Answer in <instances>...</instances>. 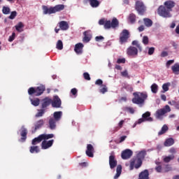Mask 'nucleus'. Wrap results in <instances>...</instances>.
<instances>
[{"label": "nucleus", "instance_id": "41", "mask_svg": "<svg viewBox=\"0 0 179 179\" xmlns=\"http://www.w3.org/2000/svg\"><path fill=\"white\" fill-rule=\"evenodd\" d=\"M158 89L159 86H157L156 83H154L151 85V92L152 93H157Z\"/></svg>", "mask_w": 179, "mask_h": 179}, {"label": "nucleus", "instance_id": "3", "mask_svg": "<svg viewBox=\"0 0 179 179\" xmlns=\"http://www.w3.org/2000/svg\"><path fill=\"white\" fill-rule=\"evenodd\" d=\"M65 9V6L64 4H58L54 7H50L48 8L47 6H43V10L44 15H52V13H57V12H61Z\"/></svg>", "mask_w": 179, "mask_h": 179}, {"label": "nucleus", "instance_id": "52", "mask_svg": "<svg viewBox=\"0 0 179 179\" xmlns=\"http://www.w3.org/2000/svg\"><path fill=\"white\" fill-rule=\"evenodd\" d=\"M143 43H144L145 45L149 44V38L147 36L143 37Z\"/></svg>", "mask_w": 179, "mask_h": 179}, {"label": "nucleus", "instance_id": "14", "mask_svg": "<svg viewBox=\"0 0 179 179\" xmlns=\"http://www.w3.org/2000/svg\"><path fill=\"white\" fill-rule=\"evenodd\" d=\"M117 162L115 160V155H110L109 157V166L111 169L117 167Z\"/></svg>", "mask_w": 179, "mask_h": 179}, {"label": "nucleus", "instance_id": "6", "mask_svg": "<svg viewBox=\"0 0 179 179\" xmlns=\"http://www.w3.org/2000/svg\"><path fill=\"white\" fill-rule=\"evenodd\" d=\"M171 111V109L170 108V106L169 105L165 106L164 108L157 110L155 113V117L158 120H160L162 118V115H164V114H167V113H170Z\"/></svg>", "mask_w": 179, "mask_h": 179}, {"label": "nucleus", "instance_id": "53", "mask_svg": "<svg viewBox=\"0 0 179 179\" xmlns=\"http://www.w3.org/2000/svg\"><path fill=\"white\" fill-rule=\"evenodd\" d=\"M83 78L85 79V80H90V74L89 73L85 72L83 73Z\"/></svg>", "mask_w": 179, "mask_h": 179}, {"label": "nucleus", "instance_id": "32", "mask_svg": "<svg viewBox=\"0 0 179 179\" xmlns=\"http://www.w3.org/2000/svg\"><path fill=\"white\" fill-rule=\"evenodd\" d=\"M129 20L131 24H134L136 22V15L134 13H131L129 16Z\"/></svg>", "mask_w": 179, "mask_h": 179}, {"label": "nucleus", "instance_id": "59", "mask_svg": "<svg viewBox=\"0 0 179 179\" xmlns=\"http://www.w3.org/2000/svg\"><path fill=\"white\" fill-rule=\"evenodd\" d=\"M155 170L157 171V173H163V168H162V166H158L157 167H155Z\"/></svg>", "mask_w": 179, "mask_h": 179}, {"label": "nucleus", "instance_id": "21", "mask_svg": "<svg viewBox=\"0 0 179 179\" xmlns=\"http://www.w3.org/2000/svg\"><path fill=\"white\" fill-rule=\"evenodd\" d=\"M49 128L50 129L54 130L57 128V120L51 117L49 120Z\"/></svg>", "mask_w": 179, "mask_h": 179}, {"label": "nucleus", "instance_id": "4", "mask_svg": "<svg viewBox=\"0 0 179 179\" xmlns=\"http://www.w3.org/2000/svg\"><path fill=\"white\" fill-rule=\"evenodd\" d=\"M120 26V22H118V20L116 17L113 18L112 21L110 20H106L105 24H104V29H115L116 27H118Z\"/></svg>", "mask_w": 179, "mask_h": 179}, {"label": "nucleus", "instance_id": "49", "mask_svg": "<svg viewBox=\"0 0 179 179\" xmlns=\"http://www.w3.org/2000/svg\"><path fill=\"white\" fill-rule=\"evenodd\" d=\"M123 87L127 92H134V87H132V86H131L130 85H125Z\"/></svg>", "mask_w": 179, "mask_h": 179}, {"label": "nucleus", "instance_id": "10", "mask_svg": "<svg viewBox=\"0 0 179 179\" xmlns=\"http://www.w3.org/2000/svg\"><path fill=\"white\" fill-rule=\"evenodd\" d=\"M133 152L132 150H129V149H127L124 151H122V154H121V157L122 159H123V160H127L128 159H131V157L133 155Z\"/></svg>", "mask_w": 179, "mask_h": 179}, {"label": "nucleus", "instance_id": "20", "mask_svg": "<svg viewBox=\"0 0 179 179\" xmlns=\"http://www.w3.org/2000/svg\"><path fill=\"white\" fill-rule=\"evenodd\" d=\"M83 43H79L76 44L74 51L76 54H82L83 52Z\"/></svg>", "mask_w": 179, "mask_h": 179}, {"label": "nucleus", "instance_id": "24", "mask_svg": "<svg viewBox=\"0 0 179 179\" xmlns=\"http://www.w3.org/2000/svg\"><path fill=\"white\" fill-rule=\"evenodd\" d=\"M143 22L146 27H152L153 26V21L149 18H143Z\"/></svg>", "mask_w": 179, "mask_h": 179}, {"label": "nucleus", "instance_id": "33", "mask_svg": "<svg viewBox=\"0 0 179 179\" xmlns=\"http://www.w3.org/2000/svg\"><path fill=\"white\" fill-rule=\"evenodd\" d=\"M174 157H175L174 155H171L164 157L163 160L164 163H170L171 160H174Z\"/></svg>", "mask_w": 179, "mask_h": 179}, {"label": "nucleus", "instance_id": "36", "mask_svg": "<svg viewBox=\"0 0 179 179\" xmlns=\"http://www.w3.org/2000/svg\"><path fill=\"white\" fill-rule=\"evenodd\" d=\"M172 71L173 73H177L179 72V64L176 63L173 66H171Z\"/></svg>", "mask_w": 179, "mask_h": 179}, {"label": "nucleus", "instance_id": "22", "mask_svg": "<svg viewBox=\"0 0 179 179\" xmlns=\"http://www.w3.org/2000/svg\"><path fill=\"white\" fill-rule=\"evenodd\" d=\"M59 27L61 30H68V29H69V25L66 21H61L59 22Z\"/></svg>", "mask_w": 179, "mask_h": 179}, {"label": "nucleus", "instance_id": "58", "mask_svg": "<svg viewBox=\"0 0 179 179\" xmlns=\"http://www.w3.org/2000/svg\"><path fill=\"white\" fill-rule=\"evenodd\" d=\"M116 171L117 173L121 174V172L122 171V166L121 165H117Z\"/></svg>", "mask_w": 179, "mask_h": 179}, {"label": "nucleus", "instance_id": "19", "mask_svg": "<svg viewBox=\"0 0 179 179\" xmlns=\"http://www.w3.org/2000/svg\"><path fill=\"white\" fill-rule=\"evenodd\" d=\"M36 96H41L45 92V86L41 85L36 87Z\"/></svg>", "mask_w": 179, "mask_h": 179}, {"label": "nucleus", "instance_id": "43", "mask_svg": "<svg viewBox=\"0 0 179 179\" xmlns=\"http://www.w3.org/2000/svg\"><path fill=\"white\" fill-rule=\"evenodd\" d=\"M124 111H127V113H129L130 114H134L135 113V109L132 107H125L124 108Z\"/></svg>", "mask_w": 179, "mask_h": 179}, {"label": "nucleus", "instance_id": "61", "mask_svg": "<svg viewBox=\"0 0 179 179\" xmlns=\"http://www.w3.org/2000/svg\"><path fill=\"white\" fill-rule=\"evenodd\" d=\"M99 24H100V26H104V24H106V19L102 18L99 20Z\"/></svg>", "mask_w": 179, "mask_h": 179}, {"label": "nucleus", "instance_id": "42", "mask_svg": "<svg viewBox=\"0 0 179 179\" xmlns=\"http://www.w3.org/2000/svg\"><path fill=\"white\" fill-rule=\"evenodd\" d=\"M45 113V110L43 108L38 110V112L36 114L35 117L36 118H38L39 117H43L44 115V113Z\"/></svg>", "mask_w": 179, "mask_h": 179}, {"label": "nucleus", "instance_id": "56", "mask_svg": "<svg viewBox=\"0 0 179 179\" xmlns=\"http://www.w3.org/2000/svg\"><path fill=\"white\" fill-rule=\"evenodd\" d=\"M95 85H96L97 86H103V80L101 79L96 80L95 82Z\"/></svg>", "mask_w": 179, "mask_h": 179}, {"label": "nucleus", "instance_id": "25", "mask_svg": "<svg viewBox=\"0 0 179 179\" xmlns=\"http://www.w3.org/2000/svg\"><path fill=\"white\" fill-rule=\"evenodd\" d=\"M53 117H54L53 119L55 121H59V120H61V117H62V111L55 112L53 113Z\"/></svg>", "mask_w": 179, "mask_h": 179}, {"label": "nucleus", "instance_id": "13", "mask_svg": "<svg viewBox=\"0 0 179 179\" xmlns=\"http://www.w3.org/2000/svg\"><path fill=\"white\" fill-rule=\"evenodd\" d=\"M20 135V142H26V140L27 139V129H26L24 126H22L21 128Z\"/></svg>", "mask_w": 179, "mask_h": 179}, {"label": "nucleus", "instance_id": "29", "mask_svg": "<svg viewBox=\"0 0 179 179\" xmlns=\"http://www.w3.org/2000/svg\"><path fill=\"white\" fill-rule=\"evenodd\" d=\"M145 156H146V151L141 150L137 154L136 158L140 159V160L143 161L145 159Z\"/></svg>", "mask_w": 179, "mask_h": 179}, {"label": "nucleus", "instance_id": "63", "mask_svg": "<svg viewBox=\"0 0 179 179\" xmlns=\"http://www.w3.org/2000/svg\"><path fill=\"white\" fill-rule=\"evenodd\" d=\"M172 64H174V60H169L166 65L167 68H170V65H172Z\"/></svg>", "mask_w": 179, "mask_h": 179}, {"label": "nucleus", "instance_id": "12", "mask_svg": "<svg viewBox=\"0 0 179 179\" xmlns=\"http://www.w3.org/2000/svg\"><path fill=\"white\" fill-rule=\"evenodd\" d=\"M85 153L88 157H93L94 155V148L92 144H87V150L85 151Z\"/></svg>", "mask_w": 179, "mask_h": 179}, {"label": "nucleus", "instance_id": "30", "mask_svg": "<svg viewBox=\"0 0 179 179\" xmlns=\"http://www.w3.org/2000/svg\"><path fill=\"white\" fill-rule=\"evenodd\" d=\"M169 131V127H167L166 124H164L162 129L161 131L158 132V136H160L162 135H164V134H166Z\"/></svg>", "mask_w": 179, "mask_h": 179}, {"label": "nucleus", "instance_id": "44", "mask_svg": "<svg viewBox=\"0 0 179 179\" xmlns=\"http://www.w3.org/2000/svg\"><path fill=\"white\" fill-rule=\"evenodd\" d=\"M56 48H57V50H62V48H64V44L62 43V41L59 40L57 41Z\"/></svg>", "mask_w": 179, "mask_h": 179}, {"label": "nucleus", "instance_id": "1", "mask_svg": "<svg viewBox=\"0 0 179 179\" xmlns=\"http://www.w3.org/2000/svg\"><path fill=\"white\" fill-rule=\"evenodd\" d=\"M176 6L174 1L168 0L164 3V5L159 6L157 8V14L162 17L169 18L171 17V12Z\"/></svg>", "mask_w": 179, "mask_h": 179}, {"label": "nucleus", "instance_id": "40", "mask_svg": "<svg viewBox=\"0 0 179 179\" xmlns=\"http://www.w3.org/2000/svg\"><path fill=\"white\" fill-rule=\"evenodd\" d=\"M2 13L3 15H9V13H10V8L9 7L3 6Z\"/></svg>", "mask_w": 179, "mask_h": 179}, {"label": "nucleus", "instance_id": "11", "mask_svg": "<svg viewBox=\"0 0 179 179\" xmlns=\"http://www.w3.org/2000/svg\"><path fill=\"white\" fill-rule=\"evenodd\" d=\"M127 54L130 57H136L138 55V48L130 46L127 50Z\"/></svg>", "mask_w": 179, "mask_h": 179}, {"label": "nucleus", "instance_id": "17", "mask_svg": "<svg viewBox=\"0 0 179 179\" xmlns=\"http://www.w3.org/2000/svg\"><path fill=\"white\" fill-rule=\"evenodd\" d=\"M44 125V120L41 119L36 121L34 124V129L32 131L33 133L36 132L37 129H40Z\"/></svg>", "mask_w": 179, "mask_h": 179}, {"label": "nucleus", "instance_id": "60", "mask_svg": "<svg viewBox=\"0 0 179 179\" xmlns=\"http://www.w3.org/2000/svg\"><path fill=\"white\" fill-rule=\"evenodd\" d=\"M71 93L73 94V96H77V94H78V90L76 88H73L71 90Z\"/></svg>", "mask_w": 179, "mask_h": 179}, {"label": "nucleus", "instance_id": "37", "mask_svg": "<svg viewBox=\"0 0 179 179\" xmlns=\"http://www.w3.org/2000/svg\"><path fill=\"white\" fill-rule=\"evenodd\" d=\"M102 88L99 90L100 93L102 94H104L108 92V88L107 87V85L106 84H103L102 86Z\"/></svg>", "mask_w": 179, "mask_h": 179}, {"label": "nucleus", "instance_id": "48", "mask_svg": "<svg viewBox=\"0 0 179 179\" xmlns=\"http://www.w3.org/2000/svg\"><path fill=\"white\" fill-rule=\"evenodd\" d=\"M17 16V12L16 11H12L10 16L8 17V19H10L11 20H13L15 17Z\"/></svg>", "mask_w": 179, "mask_h": 179}, {"label": "nucleus", "instance_id": "7", "mask_svg": "<svg viewBox=\"0 0 179 179\" xmlns=\"http://www.w3.org/2000/svg\"><path fill=\"white\" fill-rule=\"evenodd\" d=\"M135 9L138 11L139 15H143V13H145V10H146V7H145L143 2L137 1H136Z\"/></svg>", "mask_w": 179, "mask_h": 179}, {"label": "nucleus", "instance_id": "27", "mask_svg": "<svg viewBox=\"0 0 179 179\" xmlns=\"http://www.w3.org/2000/svg\"><path fill=\"white\" fill-rule=\"evenodd\" d=\"M15 27L17 31L22 33V31H23V27H24V24H23V22H20L17 25L15 26Z\"/></svg>", "mask_w": 179, "mask_h": 179}, {"label": "nucleus", "instance_id": "23", "mask_svg": "<svg viewBox=\"0 0 179 179\" xmlns=\"http://www.w3.org/2000/svg\"><path fill=\"white\" fill-rule=\"evenodd\" d=\"M142 117L145 121H149L150 122H152V121H153V118L150 117V112H145L142 115Z\"/></svg>", "mask_w": 179, "mask_h": 179}, {"label": "nucleus", "instance_id": "16", "mask_svg": "<svg viewBox=\"0 0 179 179\" xmlns=\"http://www.w3.org/2000/svg\"><path fill=\"white\" fill-rule=\"evenodd\" d=\"M54 143V140H50L48 141L44 140L41 143L42 149H48V148H51Z\"/></svg>", "mask_w": 179, "mask_h": 179}, {"label": "nucleus", "instance_id": "2", "mask_svg": "<svg viewBox=\"0 0 179 179\" xmlns=\"http://www.w3.org/2000/svg\"><path fill=\"white\" fill-rule=\"evenodd\" d=\"M134 98L131 101L134 104L142 105L145 104V101L148 99V92H136L133 93Z\"/></svg>", "mask_w": 179, "mask_h": 179}, {"label": "nucleus", "instance_id": "55", "mask_svg": "<svg viewBox=\"0 0 179 179\" xmlns=\"http://www.w3.org/2000/svg\"><path fill=\"white\" fill-rule=\"evenodd\" d=\"M155 48L151 47L148 48V55H153L155 54Z\"/></svg>", "mask_w": 179, "mask_h": 179}, {"label": "nucleus", "instance_id": "47", "mask_svg": "<svg viewBox=\"0 0 179 179\" xmlns=\"http://www.w3.org/2000/svg\"><path fill=\"white\" fill-rule=\"evenodd\" d=\"M169 171H171V166L169 164H166L165 167L163 169V173H169Z\"/></svg>", "mask_w": 179, "mask_h": 179}, {"label": "nucleus", "instance_id": "8", "mask_svg": "<svg viewBox=\"0 0 179 179\" xmlns=\"http://www.w3.org/2000/svg\"><path fill=\"white\" fill-rule=\"evenodd\" d=\"M128 38H129V31L127 29H123L120 36V44L127 43Z\"/></svg>", "mask_w": 179, "mask_h": 179}, {"label": "nucleus", "instance_id": "54", "mask_svg": "<svg viewBox=\"0 0 179 179\" xmlns=\"http://www.w3.org/2000/svg\"><path fill=\"white\" fill-rule=\"evenodd\" d=\"M15 37H16V34L15 32H13L12 34V35L9 36L8 41L10 43H12V41H13V40H15Z\"/></svg>", "mask_w": 179, "mask_h": 179}, {"label": "nucleus", "instance_id": "45", "mask_svg": "<svg viewBox=\"0 0 179 179\" xmlns=\"http://www.w3.org/2000/svg\"><path fill=\"white\" fill-rule=\"evenodd\" d=\"M28 94H29V96H33V94L36 96V88L33 87L29 88Z\"/></svg>", "mask_w": 179, "mask_h": 179}, {"label": "nucleus", "instance_id": "15", "mask_svg": "<svg viewBox=\"0 0 179 179\" xmlns=\"http://www.w3.org/2000/svg\"><path fill=\"white\" fill-rule=\"evenodd\" d=\"M52 103V99L50 97H45L41 100L42 108H47Z\"/></svg>", "mask_w": 179, "mask_h": 179}, {"label": "nucleus", "instance_id": "50", "mask_svg": "<svg viewBox=\"0 0 179 179\" xmlns=\"http://www.w3.org/2000/svg\"><path fill=\"white\" fill-rule=\"evenodd\" d=\"M131 44L132 45H136L138 48V50H140V51H142V47L138 43V41H133Z\"/></svg>", "mask_w": 179, "mask_h": 179}, {"label": "nucleus", "instance_id": "51", "mask_svg": "<svg viewBox=\"0 0 179 179\" xmlns=\"http://www.w3.org/2000/svg\"><path fill=\"white\" fill-rule=\"evenodd\" d=\"M121 76H123V78H127L129 79V75L128 74V71L124 70V71L121 72Z\"/></svg>", "mask_w": 179, "mask_h": 179}, {"label": "nucleus", "instance_id": "5", "mask_svg": "<svg viewBox=\"0 0 179 179\" xmlns=\"http://www.w3.org/2000/svg\"><path fill=\"white\" fill-rule=\"evenodd\" d=\"M142 160L139 158H133L130 161L129 170H134V168L138 169L142 166Z\"/></svg>", "mask_w": 179, "mask_h": 179}, {"label": "nucleus", "instance_id": "64", "mask_svg": "<svg viewBox=\"0 0 179 179\" xmlns=\"http://www.w3.org/2000/svg\"><path fill=\"white\" fill-rule=\"evenodd\" d=\"M117 64H125V59L122 58V59H118L117 60Z\"/></svg>", "mask_w": 179, "mask_h": 179}, {"label": "nucleus", "instance_id": "62", "mask_svg": "<svg viewBox=\"0 0 179 179\" xmlns=\"http://www.w3.org/2000/svg\"><path fill=\"white\" fill-rule=\"evenodd\" d=\"M169 56V52H167L166 51H162L161 53V57L162 58H164L166 57Z\"/></svg>", "mask_w": 179, "mask_h": 179}, {"label": "nucleus", "instance_id": "35", "mask_svg": "<svg viewBox=\"0 0 179 179\" xmlns=\"http://www.w3.org/2000/svg\"><path fill=\"white\" fill-rule=\"evenodd\" d=\"M42 136L43 141H47L48 139H51L54 138V134H41Z\"/></svg>", "mask_w": 179, "mask_h": 179}, {"label": "nucleus", "instance_id": "38", "mask_svg": "<svg viewBox=\"0 0 179 179\" xmlns=\"http://www.w3.org/2000/svg\"><path fill=\"white\" fill-rule=\"evenodd\" d=\"M31 103L32 106L37 107V106H39L40 104V99L38 98L31 99Z\"/></svg>", "mask_w": 179, "mask_h": 179}, {"label": "nucleus", "instance_id": "39", "mask_svg": "<svg viewBox=\"0 0 179 179\" xmlns=\"http://www.w3.org/2000/svg\"><path fill=\"white\" fill-rule=\"evenodd\" d=\"M170 83H166L163 84L162 89H163V93H166V92H169V87H170Z\"/></svg>", "mask_w": 179, "mask_h": 179}, {"label": "nucleus", "instance_id": "28", "mask_svg": "<svg viewBox=\"0 0 179 179\" xmlns=\"http://www.w3.org/2000/svg\"><path fill=\"white\" fill-rule=\"evenodd\" d=\"M42 141H43V137L41 134L38 137L34 138L32 140L31 143H32V145H34V146H35V145H37V143H40V142H41Z\"/></svg>", "mask_w": 179, "mask_h": 179}, {"label": "nucleus", "instance_id": "31", "mask_svg": "<svg viewBox=\"0 0 179 179\" xmlns=\"http://www.w3.org/2000/svg\"><path fill=\"white\" fill-rule=\"evenodd\" d=\"M174 145V139L173 138H168L164 142V146H173Z\"/></svg>", "mask_w": 179, "mask_h": 179}, {"label": "nucleus", "instance_id": "57", "mask_svg": "<svg viewBox=\"0 0 179 179\" xmlns=\"http://www.w3.org/2000/svg\"><path fill=\"white\" fill-rule=\"evenodd\" d=\"M103 40H104L103 36H99L95 37V41L97 42L103 41Z\"/></svg>", "mask_w": 179, "mask_h": 179}, {"label": "nucleus", "instance_id": "26", "mask_svg": "<svg viewBox=\"0 0 179 179\" xmlns=\"http://www.w3.org/2000/svg\"><path fill=\"white\" fill-rule=\"evenodd\" d=\"M89 3L92 8H98L100 6V1L98 0H89Z\"/></svg>", "mask_w": 179, "mask_h": 179}, {"label": "nucleus", "instance_id": "18", "mask_svg": "<svg viewBox=\"0 0 179 179\" xmlns=\"http://www.w3.org/2000/svg\"><path fill=\"white\" fill-rule=\"evenodd\" d=\"M83 35L84 38L83 39V41H84V43H89V41L92 40V33L90 32V31H84Z\"/></svg>", "mask_w": 179, "mask_h": 179}, {"label": "nucleus", "instance_id": "9", "mask_svg": "<svg viewBox=\"0 0 179 179\" xmlns=\"http://www.w3.org/2000/svg\"><path fill=\"white\" fill-rule=\"evenodd\" d=\"M51 104L53 108H61L62 101H61V99L59 98V96H58V95H55L52 99Z\"/></svg>", "mask_w": 179, "mask_h": 179}, {"label": "nucleus", "instance_id": "46", "mask_svg": "<svg viewBox=\"0 0 179 179\" xmlns=\"http://www.w3.org/2000/svg\"><path fill=\"white\" fill-rule=\"evenodd\" d=\"M124 122H125V121L124 120H121L119 123H118V127L115 128V132H117V131H120V129H121V128H122L123 125H124Z\"/></svg>", "mask_w": 179, "mask_h": 179}, {"label": "nucleus", "instance_id": "34", "mask_svg": "<svg viewBox=\"0 0 179 179\" xmlns=\"http://www.w3.org/2000/svg\"><path fill=\"white\" fill-rule=\"evenodd\" d=\"M29 152L30 153H38L40 152V148H38V146H31Z\"/></svg>", "mask_w": 179, "mask_h": 179}]
</instances>
